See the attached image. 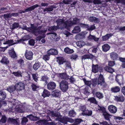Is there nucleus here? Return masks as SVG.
Wrapping results in <instances>:
<instances>
[{
  "label": "nucleus",
  "instance_id": "obj_1",
  "mask_svg": "<svg viewBox=\"0 0 125 125\" xmlns=\"http://www.w3.org/2000/svg\"><path fill=\"white\" fill-rule=\"evenodd\" d=\"M79 21V19L75 17L73 18L72 21L68 20L63 18L62 19H58L56 20L57 25L61 29H63L67 27L71 26L74 24H77Z\"/></svg>",
  "mask_w": 125,
  "mask_h": 125
},
{
  "label": "nucleus",
  "instance_id": "obj_2",
  "mask_svg": "<svg viewBox=\"0 0 125 125\" xmlns=\"http://www.w3.org/2000/svg\"><path fill=\"white\" fill-rule=\"evenodd\" d=\"M31 29L30 32L32 33L36 36L42 34V31L41 30L42 26H40L37 27L34 25V24L31 25Z\"/></svg>",
  "mask_w": 125,
  "mask_h": 125
},
{
  "label": "nucleus",
  "instance_id": "obj_3",
  "mask_svg": "<svg viewBox=\"0 0 125 125\" xmlns=\"http://www.w3.org/2000/svg\"><path fill=\"white\" fill-rule=\"evenodd\" d=\"M97 108L98 110L101 111L103 113L102 115L105 120L110 121V119L112 115L106 112L105 108L98 105Z\"/></svg>",
  "mask_w": 125,
  "mask_h": 125
},
{
  "label": "nucleus",
  "instance_id": "obj_4",
  "mask_svg": "<svg viewBox=\"0 0 125 125\" xmlns=\"http://www.w3.org/2000/svg\"><path fill=\"white\" fill-rule=\"evenodd\" d=\"M68 83L65 80H62L60 83L61 89L63 92H65L68 88Z\"/></svg>",
  "mask_w": 125,
  "mask_h": 125
},
{
  "label": "nucleus",
  "instance_id": "obj_5",
  "mask_svg": "<svg viewBox=\"0 0 125 125\" xmlns=\"http://www.w3.org/2000/svg\"><path fill=\"white\" fill-rule=\"evenodd\" d=\"M97 82V84L98 85L102 86L103 87H105L107 86L106 83L105 81L104 78L102 75L100 74Z\"/></svg>",
  "mask_w": 125,
  "mask_h": 125
},
{
  "label": "nucleus",
  "instance_id": "obj_6",
  "mask_svg": "<svg viewBox=\"0 0 125 125\" xmlns=\"http://www.w3.org/2000/svg\"><path fill=\"white\" fill-rule=\"evenodd\" d=\"M56 120H58L60 122L64 124H66L67 122L73 123L74 121V120L72 119L69 118L67 117H63L62 118L61 117L59 118H56Z\"/></svg>",
  "mask_w": 125,
  "mask_h": 125
},
{
  "label": "nucleus",
  "instance_id": "obj_7",
  "mask_svg": "<svg viewBox=\"0 0 125 125\" xmlns=\"http://www.w3.org/2000/svg\"><path fill=\"white\" fill-rule=\"evenodd\" d=\"M25 84L22 82H19L17 83L15 85L16 90L17 91H20L24 89L25 87Z\"/></svg>",
  "mask_w": 125,
  "mask_h": 125
},
{
  "label": "nucleus",
  "instance_id": "obj_8",
  "mask_svg": "<svg viewBox=\"0 0 125 125\" xmlns=\"http://www.w3.org/2000/svg\"><path fill=\"white\" fill-rule=\"evenodd\" d=\"M48 113L49 115L52 117H57V118H59L62 117V116L59 112L50 111Z\"/></svg>",
  "mask_w": 125,
  "mask_h": 125
},
{
  "label": "nucleus",
  "instance_id": "obj_9",
  "mask_svg": "<svg viewBox=\"0 0 125 125\" xmlns=\"http://www.w3.org/2000/svg\"><path fill=\"white\" fill-rule=\"evenodd\" d=\"M56 86V84L54 82H50L47 84V88L48 90L52 91L55 89Z\"/></svg>",
  "mask_w": 125,
  "mask_h": 125
},
{
  "label": "nucleus",
  "instance_id": "obj_10",
  "mask_svg": "<svg viewBox=\"0 0 125 125\" xmlns=\"http://www.w3.org/2000/svg\"><path fill=\"white\" fill-rule=\"evenodd\" d=\"M58 77L61 79L67 80L68 79L69 76L65 73L58 74Z\"/></svg>",
  "mask_w": 125,
  "mask_h": 125
},
{
  "label": "nucleus",
  "instance_id": "obj_11",
  "mask_svg": "<svg viewBox=\"0 0 125 125\" xmlns=\"http://www.w3.org/2000/svg\"><path fill=\"white\" fill-rule=\"evenodd\" d=\"M108 109L110 113L112 114L115 113L117 110V108L115 106L113 105H109Z\"/></svg>",
  "mask_w": 125,
  "mask_h": 125
},
{
  "label": "nucleus",
  "instance_id": "obj_12",
  "mask_svg": "<svg viewBox=\"0 0 125 125\" xmlns=\"http://www.w3.org/2000/svg\"><path fill=\"white\" fill-rule=\"evenodd\" d=\"M33 53L31 51H26L25 56L26 58L27 59L29 60H32L33 58Z\"/></svg>",
  "mask_w": 125,
  "mask_h": 125
},
{
  "label": "nucleus",
  "instance_id": "obj_13",
  "mask_svg": "<svg viewBox=\"0 0 125 125\" xmlns=\"http://www.w3.org/2000/svg\"><path fill=\"white\" fill-rule=\"evenodd\" d=\"M47 53L50 55H56L58 54V52L57 50L56 49H51L47 52Z\"/></svg>",
  "mask_w": 125,
  "mask_h": 125
},
{
  "label": "nucleus",
  "instance_id": "obj_14",
  "mask_svg": "<svg viewBox=\"0 0 125 125\" xmlns=\"http://www.w3.org/2000/svg\"><path fill=\"white\" fill-rule=\"evenodd\" d=\"M115 80L121 86V83H122L123 82L122 76L119 75H117L115 77Z\"/></svg>",
  "mask_w": 125,
  "mask_h": 125
},
{
  "label": "nucleus",
  "instance_id": "obj_15",
  "mask_svg": "<svg viewBox=\"0 0 125 125\" xmlns=\"http://www.w3.org/2000/svg\"><path fill=\"white\" fill-rule=\"evenodd\" d=\"M51 95L53 97H58L61 95V92L60 91L56 90L52 91Z\"/></svg>",
  "mask_w": 125,
  "mask_h": 125
},
{
  "label": "nucleus",
  "instance_id": "obj_16",
  "mask_svg": "<svg viewBox=\"0 0 125 125\" xmlns=\"http://www.w3.org/2000/svg\"><path fill=\"white\" fill-rule=\"evenodd\" d=\"M7 94L4 91L0 90V101L4 100L6 98Z\"/></svg>",
  "mask_w": 125,
  "mask_h": 125
},
{
  "label": "nucleus",
  "instance_id": "obj_17",
  "mask_svg": "<svg viewBox=\"0 0 125 125\" xmlns=\"http://www.w3.org/2000/svg\"><path fill=\"white\" fill-rule=\"evenodd\" d=\"M89 20L91 22H94L96 23H98L100 22V19L94 16L90 17L88 18Z\"/></svg>",
  "mask_w": 125,
  "mask_h": 125
},
{
  "label": "nucleus",
  "instance_id": "obj_18",
  "mask_svg": "<svg viewBox=\"0 0 125 125\" xmlns=\"http://www.w3.org/2000/svg\"><path fill=\"white\" fill-rule=\"evenodd\" d=\"M119 55L117 53L113 52L110 53V56L111 59L113 60H116L118 57Z\"/></svg>",
  "mask_w": 125,
  "mask_h": 125
},
{
  "label": "nucleus",
  "instance_id": "obj_19",
  "mask_svg": "<svg viewBox=\"0 0 125 125\" xmlns=\"http://www.w3.org/2000/svg\"><path fill=\"white\" fill-rule=\"evenodd\" d=\"M115 100L117 102H123L124 101V97L122 94L117 96H115Z\"/></svg>",
  "mask_w": 125,
  "mask_h": 125
},
{
  "label": "nucleus",
  "instance_id": "obj_20",
  "mask_svg": "<svg viewBox=\"0 0 125 125\" xmlns=\"http://www.w3.org/2000/svg\"><path fill=\"white\" fill-rule=\"evenodd\" d=\"M39 6L38 5L36 4L30 7H29L28 8L25 9V12L28 11H31V10H34L35 9Z\"/></svg>",
  "mask_w": 125,
  "mask_h": 125
},
{
  "label": "nucleus",
  "instance_id": "obj_21",
  "mask_svg": "<svg viewBox=\"0 0 125 125\" xmlns=\"http://www.w3.org/2000/svg\"><path fill=\"white\" fill-rule=\"evenodd\" d=\"M92 66V72L95 73L98 72V64L95 65L93 64Z\"/></svg>",
  "mask_w": 125,
  "mask_h": 125
},
{
  "label": "nucleus",
  "instance_id": "obj_22",
  "mask_svg": "<svg viewBox=\"0 0 125 125\" xmlns=\"http://www.w3.org/2000/svg\"><path fill=\"white\" fill-rule=\"evenodd\" d=\"M0 62L3 64H8L9 63V61L7 57L4 56L0 61Z\"/></svg>",
  "mask_w": 125,
  "mask_h": 125
},
{
  "label": "nucleus",
  "instance_id": "obj_23",
  "mask_svg": "<svg viewBox=\"0 0 125 125\" xmlns=\"http://www.w3.org/2000/svg\"><path fill=\"white\" fill-rule=\"evenodd\" d=\"M51 93L50 92L45 89H44L43 93L42 94V96L44 98L49 97Z\"/></svg>",
  "mask_w": 125,
  "mask_h": 125
},
{
  "label": "nucleus",
  "instance_id": "obj_24",
  "mask_svg": "<svg viewBox=\"0 0 125 125\" xmlns=\"http://www.w3.org/2000/svg\"><path fill=\"white\" fill-rule=\"evenodd\" d=\"M81 31V28L79 26H76L74 28L73 30L72 31V33H77Z\"/></svg>",
  "mask_w": 125,
  "mask_h": 125
},
{
  "label": "nucleus",
  "instance_id": "obj_25",
  "mask_svg": "<svg viewBox=\"0 0 125 125\" xmlns=\"http://www.w3.org/2000/svg\"><path fill=\"white\" fill-rule=\"evenodd\" d=\"M55 7L52 6H51L49 7H46L43 10L44 12H49L52 11L53 8Z\"/></svg>",
  "mask_w": 125,
  "mask_h": 125
},
{
  "label": "nucleus",
  "instance_id": "obj_26",
  "mask_svg": "<svg viewBox=\"0 0 125 125\" xmlns=\"http://www.w3.org/2000/svg\"><path fill=\"white\" fill-rule=\"evenodd\" d=\"M58 29L60 28L59 27V26H58L57 25L56 26H53L49 27L48 29V30L49 31H50L51 32L52 31L54 32V31H56Z\"/></svg>",
  "mask_w": 125,
  "mask_h": 125
},
{
  "label": "nucleus",
  "instance_id": "obj_27",
  "mask_svg": "<svg viewBox=\"0 0 125 125\" xmlns=\"http://www.w3.org/2000/svg\"><path fill=\"white\" fill-rule=\"evenodd\" d=\"M94 56L92 54H85L82 56V59L85 60L87 59H92Z\"/></svg>",
  "mask_w": 125,
  "mask_h": 125
},
{
  "label": "nucleus",
  "instance_id": "obj_28",
  "mask_svg": "<svg viewBox=\"0 0 125 125\" xmlns=\"http://www.w3.org/2000/svg\"><path fill=\"white\" fill-rule=\"evenodd\" d=\"M102 48L103 51L106 52L109 50L110 47L108 44H105L102 46Z\"/></svg>",
  "mask_w": 125,
  "mask_h": 125
},
{
  "label": "nucleus",
  "instance_id": "obj_29",
  "mask_svg": "<svg viewBox=\"0 0 125 125\" xmlns=\"http://www.w3.org/2000/svg\"><path fill=\"white\" fill-rule=\"evenodd\" d=\"M27 117L29 118L31 120L33 121H36L39 120V118L36 116H34L31 115H27Z\"/></svg>",
  "mask_w": 125,
  "mask_h": 125
},
{
  "label": "nucleus",
  "instance_id": "obj_30",
  "mask_svg": "<svg viewBox=\"0 0 125 125\" xmlns=\"http://www.w3.org/2000/svg\"><path fill=\"white\" fill-rule=\"evenodd\" d=\"M113 35V34L112 33L107 34L103 36L102 37V39L103 41H105L108 40Z\"/></svg>",
  "mask_w": 125,
  "mask_h": 125
},
{
  "label": "nucleus",
  "instance_id": "obj_31",
  "mask_svg": "<svg viewBox=\"0 0 125 125\" xmlns=\"http://www.w3.org/2000/svg\"><path fill=\"white\" fill-rule=\"evenodd\" d=\"M120 88L118 86H116L114 87H112L111 88V91L114 93H117L119 92L120 91Z\"/></svg>",
  "mask_w": 125,
  "mask_h": 125
},
{
  "label": "nucleus",
  "instance_id": "obj_32",
  "mask_svg": "<svg viewBox=\"0 0 125 125\" xmlns=\"http://www.w3.org/2000/svg\"><path fill=\"white\" fill-rule=\"evenodd\" d=\"M64 51L65 53L68 54L72 53L74 52L73 49H71L68 47L65 48L64 50Z\"/></svg>",
  "mask_w": 125,
  "mask_h": 125
},
{
  "label": "nucleus",
  "instance_id": "obj_33",
  "mask_svg": "<svg viewBox=\"0 0 125 125\" xmlns=\"http://www.w3.org/2000/svg\"><path fill=\"white\" fill-rule=\"evenodd\" d=\"M15 44L13 43V40L10 39L6 41L5 42H4L3 43V44H8L9 46Z\"/></svg>",
  "mask_w": 125,
  "mask_h": 125
},
{
  "label": "nucleus",
  "instance_id": "obj_34",
  "mask_svg": "<svg viewBox=\"0 0 125 125\" xmlns=\"http://www.w3.org/2000/svg\"><path fill=\"white\" fill-rule=\"evenodd\" d=\"M8 120L15 125H19V123L18 120L10 118Z\"/></svg>",
  "mask_w": 125,
  "mask_h": 125
},
{
  "label": "nucleus",
  "instance_id": "obj_35",
  "mask_svg": "<svg viewBox=\"0 0 125 125\" xmlns=\"http://www.w3.org/2000/svg\"><path fill=\"white\" fill-rule=\"evenodd\" d=\"M83 121V120L80 119H77L75 120L73 124L70 125H79Z\"/></svg>",
  "mask_w": 125,
  "mask_h": 125
},
{
  "label": "nucleus",
  "instance_id": "obj_36",
  "mask_svg": "<svg viewBox=\"0 0 125 125\" xmlns=\"http://www.w3.org/2000/svg\"><path fill=\"white\" fill-rule=\"evenodd\" d=\"M77 46L80 48L82 47L85 44V42L83 41H79L76 42Z\"/></svg>",
  "mask_w": 125,
  "mask_h": 125
},
{
  "label": "nucleus",
  "instance_id": "obj_37",
  "mask_svg": "<svg viewBox=\"0 0 125 125\" xmlns=\"http://www.w3.org/2000/svg\"><path fill=\"white\" fill-rule=\"evenodd\" d=\"M15 90V87L14 86L9 87L7 89V90L10 93L13 92Z\"/></svg>",
  "mask_w": 125,
  "mask_h": 125
},
{
  "label": "nucleus",
  "instance_id": "obj_38",
  "mask_svg": "<svg viewBox=\"0 0 125 125\" xmlns=\"http://www.w3.org/2000/svg\"><path fill=\"white\" fill-rule=\"evenodd\" d=\"M95 95L96 97L100 99H102L104 97L103 94L100 92H96Z\"/></svg>",
  "mask_w": 125,
  "mask_h": 125
},
{
  "label": "nucleus",
  "instance_id": "obj_39",
  "mask_svg": "<svg viewBox=\"0 0 125 125\" xmlns=\"http://www.w3.org/2000/svg\"><path fill=\"white\" fill-rule=\"evenodd\" d=\"M92 112L91 111H89L87 109L85 110L84 112L82 113V114L83 115H87L88 116L91 115L92 114Z\"/></svg>",
  "mask_w": 125,
  "mask_h": 125
},
{
  "label": "nucleus",
  "instance_id": "obj_40",
  "mask_svg": "<svg viewBox=\"0 0 125 125\" xmlns=\"http://www.w3.org/2000/svg\"><path fill=\"white\" fill-rule=\"evenodd\" d=\"M53 34V36H54V37H55L54 38V40L55 41H58L60 39V38L59 37H57L56 36L57 34L55 33V32L52 31V32H50L49 33H47V34Z\"/></svg>",
  "mask_w": 125,
  "mask_h": 125
},
{
  "label": "nucleus",
  "instance_id": "obj_41",
  "mask_svg": "<svg viewBox=\"0 0 125 125\" xmlns=\"http://www.w3.org/2000/svg\"><path fill=\"white\" fill-rule=\"evenodd\" d=\"M104 69L106 71L111 73H112L114 72V70L113 69L108 66L105 67Z\"/></svg>",
  "mask_w": 125,
  "mask_h": 125
},
{
  "label": "nucleus",
  "instance_id": "obj_42",
  "mask_svg": "<svg viewBox=\"0 0 125 125\" xmlns=\"http://www.w3.org/2000/svg\"><path fill=\"white\" fill-rule=\"evenodd\" d=\"M57 62L60 65L62 64L64 62H65L64 58L62 57H60L58 59Z\"/></svg>",
  "mask_w": 125,
  "mask_h": 125
},
{
  "label": "nucleus",
  "instance_id": "obj_43",
  "mask_svg": "<svg viewBox=\"0 0 125 125\" xmlns=\"http://www.w3.org/2000/svg\"><path fill=\"white\" fill-rule=\"evenodd\" d=\"M88 101H90L91 103H94L95 104H97L95 99L94 97H91L88 99Z\"/></svg>",
  "mask_w": 125,
  "mask_h": 125
},
{
  "label": "nucleus",
  "instance_id": "obj_44",
  "mask_svg": "<svg viewBox=\"0 0 125 125\" xmlns=\"http://www.w3.org/2000/svg\"><path fill=\"white\" fill-rule=\"evenodd\" d=\"M19 26V23L17 22H15L12 24V26L11 27V29L13 30L15 29L18 28Z\"/></svg>",
  "mask_w": 125,
  "mask_h": 125
},
{
  "label": "nucleus",
  "instance_id": "obj_45",
  "mask_svg": "<svg viewBox=\"0 0 125 125\" xmlns=\"http://www.w3.org/2000/svg\"><path fill=\"white\" fill-rule=\"evenodd\" d=\"M31 38V36L30 35H27L25 36L23 39H20L19 41V42H23L25 41H27L29 39Z\"/></svg>",
  "mask_w": 125,
  "mask_h": 125
},
{
  "label": "nucleus",
  "instance_id": "obj_46",
  "mask_svg": "<svg viewBox=\"0 0 125 125\" xmlns=\"http://www.w3.org/2000/svg\"><path fill=\"white\" fill-rule=\"evenodd\" d=\"M10 55V57L13 58H14L16 57V55L15 51L12 50L9 53Z\"/></svg>",
  "mask_w": 125,
  "mask_h": 125
},
{
  "label": "nucleus",
  "instance_id": "obj_47",
  "mask_svg": "<svg viewBox=\"0 0 125 125\" xmlns=\"http://www.w3.org/2000/svg\"><path fill=\"white\" fill-rule=\"evenodd\" d=\"M40 66V64L38 62H36L33 66V69L35 70H37Z\"/></svg>",
  "mask_w": 125,
  "mask_h": 125
},
{
  "label": "nucleus",
  "instance_id": "obj_48",
  "mask_svg": "<svg viewBox=\"0 0 125 125\" xmlns=\"http://www.w3.org/2000/svg\"><path fill=\"white\" fill-rule=\"evenodd\" d=\"M24 109L23 107L21 106H20L18 107L17 111L19 113H22L24 112L25 110Z\"/></svg>",
  "mask_w": 125,
  "mask_h": 125
},
{
  "label": "nucleus",
  "instance_id": "obj_49",
  "mask_svg": "<svg viewBox=\"0 0 125 125\" xmlns=\"http://www.w3.org/2000/svg\"><path fill=\"white\" fill-rule=\"evenodd\" d=\"M13 74L15 76L17 77H22V74L21 72L18 71L17 72H14L13 73Z\"/></svg>",
  "mask_w": 125,
  "mask_h": 125
},
{
  "label": "nucleus",
  "instance_id": "obj_50",
  "mask_svg": "<svg viewBox=\"0 0 125 125\" xmlns=\"http://www.w3.org/2000/svg\"><path fill=\"white\" fill-rule=\"evenodd\" d=\"M115 30H119L120 31H125V26L120 27L119 26H117L115 28Z\"/></svg>",
  "mask_w": 125,
  "mask_h": 125
},
{
  "label": "nucleus",
  "instance_id": "obj_51",
  "mask_svg": "<svg viewBox=\"0 0 125 125\" xmlns=\"http://www.w3.org/2000/svg\"><path fill=\"white\" fill-rule=\"evenodd\" d=\"M83 81L85 84L88 86L90 87L91 84H92L91 81H87L85 79H83Z\"/></svg>",
  "mask_w": 125,
  "mask_h": 125
},
{
  "label": "nucleus",
  "instance_id": "obj_52",
  "mask_svg": "<svg viewBox=\"0 0 125 125\" xmlns=\"http://www.w3.org/2000/svg\"><path fill=\"white\" fill-rule=\"evenodd\" d=\"M76 115L75 112L73 110L70 111L69 112V115L71 117H74Z\"/></svg>",
  "mask_w": 125,
  "mask_h": 125
},
{
  "label": "nucleus",
  "instance_id": "obj_53",
  "mask_svg": "<svg viewBox=\"0 0 125 125\" xmlns=\"http://www.w3.org/2000/svg\"><path fill=\"white\" fill-rule=\"evenodd\" d=\"M119 60L121 62H124L122 65V67L123 68H125V58H124L122 57H120L119 58Z\"/></svg>",
  "mask_w": 125,
  "mask_h": 125
},
{
  "label": "nucleus",
  "instance_id": "obj_54",
  "mask_svg": "<svg viewBox=\"0 0 125 125\" xmlns=\"http://www.w3.org/2000/svg\"><path fill=\"white\" fill-rule=\"evenodd\" d=\"M32 90L34 91H36L37 88H39V87L36 85V84L32 83L31 85Z\"/></svg>",
  "mask_w": 125,
  "mask_h": 125
},
{
  "label": "nucleus",
  "instance_id": "obj_55",
  "mask_svg": "<svg viewBox=\"0 0 125 125\" xmlns=\"http://www.w3.org/2000/svg\"><path fill=\"white\" fill-rule=\"evenodd\" d=\"M50 57V55L48 54L43 55V59L45 61H47L49 60Z\"/></svg>",
  "mask_w": 125,
  "mask_h": 125
},
{
  "label": "nucleus",
  "instance_id": "obj_56",
  "mask_svg": "<svg viewBox=\"0 0 125 125\" xmlns=\"http://www.w3.org/2000/svg\"><path fill=\"white\" fill-rule=\"evenodd\" d=\"M79 109L81 111H82V112H84L87 109L85 105H84L80 106Z\"/></svg>",
  "mask_w": 125,
  "mask_h": 125
},
{
  "label": "nucleus",
  "instance_id": "obj_57",
  "mask_svg": "<svg viewBox=\"0 0 125 125\" xmlns=\"http://www.w3.org/2000/svg\"><path fill=\"white\" fill-rule=\"evenodd\" d=\"M68 79L69 80L70 82L71 83H73L76 81L75 79L73 76H71Z\"/></svg>",
  "mask_w": 125,
  "mask_h": 125
},
{
  "label": "nucleus",
  "instance_id": "obj_58",
  "mask_svg": "<svg viewBox=\"0 0 125 125\" xmlns=\"http://www.w3.org/2000/svg\"><path fill=\"white\" fill-rule=\"evenodd\" d=\"M37 123L39 125H45V121L43 120H40L37 122Z\"/></svg>",
  "mask_w": 125,
  "mask_h": 125
},
{
  "label": "nucleus",
  "instance_id": "obj_59",
  "mask_svg": "<svg viewBox=\"0 0 125 125\" xmlns=\"http://www.w3.org/2000/svg\"><path fill=\"white\" fill-rule=\"evenodd\" d=\"M7 118L6 117L4 116H2L1 119L0 120V121L2 123H5L6 122Z\"/></svg>",
  "mask_w": 125,
  "mask_h": 125
},
{
  "label": "nucleus",
  "instance_id": "obj_60",
  "mask_svg": "<svg viewBox=\"0 0 125 125\" xmlns=\"http://www.w3.org/2000/svg\"><path fill=\"white\" fill-rule=\"evenodd\" d=\"M37 75L36 74H33L32 76L33 79L36 82H37L38 81V77L37 76Z\"/></svg>",
  "mask_w": 125,
  "mask_h": 125
},
{
  "label": "nucleus",
  "instance_id": "obj_61",
  "mask_svg": "<svg viewBox=\"0 0 125 125\" xmlns=\"http://www.w3.org/2000/svg\"><path fill=\"white\" fill-rule=\"evenodd\" d=\"M17 61L18 63L20 64V66L21 67L23 66L24 61L23 60L20 59L18 60Z\"/></svg>",
  "mask_w": 125,
  "mask_h": 125
},
{
  "label": "nucleus",
  "instance_id": "obj_62",
  "mask_svg": "<svg viewBox=\"0 0 125 125\" xmlns=\"http://www.w3.org/2000/svg\"><path fill=\"white\" fill-rule=\"evenodd\" d=\"M28 121L26 117H23L21 121V124L22 125H25V123Z\"/></svg>",
  "mask_w": 125,
  "mask_h": 125
},
{
  "label": "nucleus",
  "instance_id": "obj_63",
  "mask_svg": "<svg viewBox=\"0 0 125 125\" xmlns=\"http://www.w3.org/2000/svg\"><path fill=\"white\" fill-rule=\"evenodd\" d=\"M48 78L46 76H42L41 79V80L45 82L46 84L47 83V81L48 80Z\"/></svg>",
  "mask_w": 125,
  "mask_h": 125
},
{
  "label": "nucleus",
  "instance_id": "obj_64",
  "mask_svg": "<svg viewBox=\"0 0 125 125\" xmlns=\"http://www.w3.org/2000/svg\"><path fill=\"white\" fill-rule=\"evenodd\" d=\"M115 1L117 3H121L125 5V0H115Z\"/></svg>",
  "mask_w": 125,
  "mask_h": 125
}]
</instances>
